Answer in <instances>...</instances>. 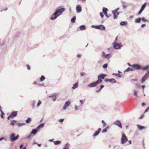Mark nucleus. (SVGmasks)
<instances>
[{"label":"nucleus","mask_w":149,"mask_h":149,"mask_svg":"<svg viewBox=\"0 0 149 149\" xmlns=\"http://www.w3.org/2000/svg\"><path fill=\"white\" fill-rule=\"evenodd\" d=\"M111 57L110 54H108L105 56V58L107 59H109Z\"/></svg>","instance_id":"obj_33"},{"label":"nucleus","mask_w":149,"mask_h":149,"mask_svg":"<svg viewBox=\"0 0 149 149\" xmlns=\"http://www.w3.org/2000/svg\"><path fill=\"white\" fill-rule=\"evenodd\" d=\"M112 45L113 48L116 49H120L121 47L123 46L121 43H118L116 42H114L112 43Z\"/></svg>","instance_id":"obj_2"},{"label":"nucleus","mask_w":149,"mask_h":149,"mask_svg":"<svg viewBox=\"0 0 149 149\" xmlns=\"http://www.w3.org/2000/svg\"><path fill=\"white\" fill-rule=\"evenodd\" d=\"M35 101H33L32 103V104L31 105H32V107L33 109H34L35 107Z\"/></svg>","instance_id":"obj_36"},{"label":"nucleus","mask_w":149,"mask_h":149,"mask_svg":"<svg viewBox=\"0 0 149 149\" xmlns=\"http://www.w3.org/2000/svg\"><path fill=\"white\" fill-rule=\"evenodd\" d=\"M127 24V21H122L120 22V24L121 26L126 25Z\"/></svg>","instance_id":"obj_24"},{"label":"nucleus","mask_w":149,"mask_h":149,"mask_svg":"<svg viewBox=\"0 0 149 149\" xmlns=\"http://www.w3.org/2000/svg\"><path fill=\"white\" fill-rule=\"evenodd\" d=\"M104 81L105 82L109 81L112 84H114L116 82V81L115 80V79L113 78L111 79H105L104 80Z\"/></svg>","instance_id":"obj_10"},{"label":"nucleus","mask_w":149,"mask_h":149,"mask_svg":"<svg viewBox=\"0 0 149 149\" xmlns=\"http://www.w3.org/2000/svg\"><path fill=\"white\" fill-rule=\"evenodd\" d=\"M10 125H15V123H14L13 122H12V121L11 122V123H10Z\"/></svg>","instance_id":"obj_58"},{"label":"nucleus","mask_w":149,"mask_h":149,"mask_svg":"<svg viewBox=\"0 0 149 149\" xmlns=\"http://www.w3.org/2000/svg\"><path fill=\"white\" fill-rule=\"evenodd\" d=\"M61 143V141H57L54 142V144L55 145H58L60 144Z\"/></svg>","instance_id":"obj_27"},{"label":"nucleus","mask_w":149,"mask_h":149,"mask_svg":"<svg viewBox=\"0 0 149 149\" xmlns=\"http://www.w3.org/2000/svg\"><path fill=\"white\" fill-rule=\"evenodd\" d=\"M92 28H95L96 29H99L101 30H105V26L101 24L99 25H92L91 26Z\"/></svg>","instance_id":"obj_5"},{"label":"nucleus","mask_w":149,"mask_h":149,"mask_svg":"<svg viewBox=\"0 0 149 149\" xmlns=\"http://www.w3.org/2000/svg\"><path fill=\"white\" fill-rule=\"evenodd\" d=\"M79 107L77 106V105H75V109L76 110H77L78 109V108Z\"/></svg>","instance_id":"obj_55"},{"label":"nucleus","mask_w":149,"mask_h":149,"mask_svg":"<svg viewBox=\"0 0 149 149\" xmlns=\"http://www.w3.org/2000/svg\"><path fill=\"white\" fill-rule=\"evenodd\" d=\"M141 66L138 64H135L132 65V68L137 70H139L141 68Z\"/></svg>","instance_id":"obj_9"},{"label":"nucleus","mask_w":149,"mask_h":149,"mask_svg":"<svg viewBox=\"0 0 149 149\" xmlns=\"http://www.w3.org/2000/svg\"><path fill=\"white\" fill-rule=\"evenodd\" d=\"M101 89H102L100 88L98 90H96V92L97 93L99 92L100 91Z\"/></svg>","instance_id":"obj_56"},{"label":"nucleus","mask_w":149,"mask_h":149,"mask_svg":"<svg viewBox=\"0 0 149 149\" xmlns=\"http://www.w3.org/2000/svg\"><path fill=\"white\" fill-rule=\"evenodd\" d=\"M107 64L105 63L103 65L102 67L103 68H105L107 67Z\"/></svg>","instance_id":"obj_41"},{"label":"nucleus","mask_w":149,"mask_h":149,"mask_svg":"<svg viewBox=\"0 0 149 149\" xmlns=\"http://www.w3.org/2000/svg\"><path fill=\"white\" fill-rule=\"evenodd\" d=\"M23 147V144H21L20 146V149H22V147Z\"/></svg>","instance_id":"obj_59"},{"label":"nucleus","mask_w":149,"mask_h":149,"mask_svg":"<svg viewBox=\"0 0 149 149\" xmlns=\"http://www.w3.org/2000/svg\"><path fill=\"white\" fill-rule=\"evenodd\" d=\"M64 120V119H61L59 120V121L60 123H62L63 122Z\"/></svg>","instance_id":"obj_52"},{"label":"nucleus","mask_w":149,"mask_h":149,"mask_svg":"<svg viewBox=\"0 0 149 149\" xmlns=\"http://www.w3.org/2000/svg\"><path fill=\"white\" fill-rule=\"evenodd\" d=\"M77 57L80 58L81 57V54H77Z\"/></svg>","instance_id":"obj_49"},{"label":"nucleus","mask_w":149,"mask_h":149,"mask_svg":"<svg viewBox=\"0 0 149 149\" xmlns=\"http://www.w3.org/2000/svg\"><path fill=\"white\" fill-rule=\"evenodd\" d=\"M149 68V65H147L145 67L142 68V69L143 70H147Z\"/></svg>","instance_id":"obj_28"},{"label":"nucleus","mask_w":149,"mask_h":149,"mask_svg":"<svg viewBox=\"0 0 149 149\" xmlns=\"http://www.w3.org/2000/svg\"><path fill=\"white\" fill-rule=\"evenodd\" d=\"M77 12L78 13H79L81 11V8L79 5H77L76 8Z\"/></svg>","instance_id":"obj_17"},{"label":"nucleus","mask_w":149,"mask_h":149,"mask_svg":"<svg viewBox=\"0 0 149 149\" xmlns=\"http://www.w3.org/2000/svg\"><path fill=\"white\" fill-rule=\"evenodd\" d=\"M149 77V71H148L142 77L141 80V82L142 83H143Z\"/></svg>","instance_id":"obj_7"},{"label":"nucleus","mask_w":149,"mask_h":149,"mask_svg":"<svg viewBox=\"0 0 149 149\" xmlns=\"http://www.w3.org/2000/svg\"><path fill=\"white\" fill-rule=\"evenodd\" d=\"M145 86H146L145 85H143V86H141V87H142V88H143V93L144 92V88H145Z\"/></svg>","instance_id":"obj_48"},{"label":"nucleus","mask_w":149,"mask_h":149,"mask_svg":"<svg viewBox=\"0 0 149 149\" xmlns=\"http://www.w3.org/2000/svg\"><path fill=\"white\" fill-rule=\"evenodd\" d=\"M135 84L136 86L139 88H141V86L139 84L137 83H134Z\"/></svg>","instance_id":"obj_35"},{"label":"nucleus","mask_w":149,"mask_h":149,"mask_svg":"<svg viewBox=\"0 0 149 149\" xmlns=\"http://www.w3.org/2000/svg\"><path fill=\"white\" fill-rule=\"evenodd\" d=\"M79 28L81 30H84L86 29V28L84 25H82L79 27Z\"/></svg>","instance_id":"obj_22"},{"label":"nucleus","mask_w":149,"mask_h":149,"mask_svg":"<svg viewBox=\"0 0 149 149\" xmlns=\"http://www.w3.org/2000/svg\"><path fill=\"white\" fill-rule=\"evenodd\" d=\"M112 13L113 15L114 19H116L117 18L118 15H119L120 13L118 12H116L114 10L112 11Z\"/></svg>","instance_id":"obj_11"},{"label":"nucleus","mask_w":149,"mask_h":149,"mask_svg":"<svg viewBox=\"0 0 149 149\" xmlns=\"http://www.w3.org/2000/svg\"><path fill=\"white\" fill-rule=\"evenodd\" d=\"M65 10L64 8H61L57 9L56 11L50 17L51 20H54L56 19L58 16L61 15Z\"/></svg>","instance_id":"obj_1"},{"label":"nucleus","mask_w":149,"mask_h":149,"mask_svg":"<svg viewBox=\"0 0 149 149\" xmlns=\"http://www.w3.org/2000/svg\"><path fill=\"white\" fill-rule=\"evenodd\" d=\"M138 80V79H133L132 80V82H133V81H137Z\"/></svg>","instance_id":"obj_53"},{"label":"nucleus","mask_w":149,"mask_h":149,"mask_svg":"<svg viewBox=\"0 0 149 149\" xmlns=\"http://www.w3.org/2000/svg\"><path fill=\"white\" fill-rule=\"evenodd\" d=\"M143 11V10H141L140 9V10L139 11L138 13V14L140 15L141 13Z\"/></svg>","instance_id":"obj_51"},{"label":"nucleus","mask_w":149,"mask_h":149,"mask_svg":"<svg viewBox=\"0 0 149 149\" xmlns=\"http://www.w3.org/2000/svg\"><path fill=\"white\" fill-rule=\"evenodd\" d=\"M76 17L75 16L73 17L71 19V22L72 23H74L75 22Z\"/></svg>","instance_id":"obj_31"},{"label":"nucleus","mask_w":149,"mask_h":149,"mask_svg":"<svg viewBox=\"0 0 149 149\" xmlns=\"http://www.w3.org/2000/svg\"><path fill=\"white\" fill-rule=\"evenodd\" d=\"M146 24H142L141 25V27L143 28L145 26H146Z\"/></svg>","instance_id":"obj_54"},{"label":"nucleus","mask_w":149,"mask_h":149,"mask_svg":"<svg viewBox=\"0 0 149 149\" xmlns=\"http://www.w3.org/2000/svg\"><path fill=\"white\" fill-rule=\"evenodd\" d=\"M70 104V102L69 101H67L66 102L63 106V109L64 110H65L67 107Z\"/></svg>","instance_id":"obj_16"},{"label":"nucleus","mask_w":149,"mask_h":149,"mask_svg":"<svg viewBox=\"0 0 149 149\" xmlns=\"http://www.w3.org/2000/svg\"><path fill=\"white\" fill-rule=\"evenodd\" d=\"M119 10V8H117L115 10H114L116 11V12H118V11Z\"/></svg>","instance_id":"obj_60"},{"label":"nucleus","mask_w":149,"mask_h":149,"mask_svg":"<svg viewBox=\"0 0 149 149\" xmlns=\"http://www.w3.org/2000/svg\"><path fill=\"white\" fill-rule=\"evenodd\" d=\"M70 144L68 143H67L65 145L63 149H69Z\"/></svg>","instance_id":"obj_25"},{"label":"nucleus","mask_w":149,"mask_h":149,"mask_svg":"<svg viewBox=\"0 0 149 149\" xmlns=\"http://www.w3.org/2000/svg\"><path fill=\"white\" fill-rule=\"evenodd\" d=\"M134 70V69L131 68L130 67H129L127 68V69H126L124 71V72H128V71H133Z\"/></svg>","instance_id":"obj_23"},{"label":"nucleus","mask_w":149,"mask_h":149,"mask_svg":"<svg viewBox=\"0 0 149 149\" xmlns=\"http://www.w3.org/2000/svg\"><path fill=\"white\" fill-rule=\"evenodd\" d=\"M107 131V128H105L102 131V133H103L104 132H106Z\"/></svg>","instance_id":"obj_43"},{"label":"nucleus","mask_w":149,"mask_h":149,"mask_svg":"<svg viewBox=\"0 0 149 149\" xmlns=\"http://www.w3.org/2000/svg\"><path fill=\"white\" fill-rule=\"evenodd\" d=\"M143 116H144V115H142L139 118L140 119H142L143 118Z\"/></svg>","instance_id":"obj_62"},{"label":"nucleus","mask_w":149,"mask_h":149,"mask_svg":"<svg viewBox=\"0 0 149 149\" xmlns=\"http://www.w3.org/2000/svg\"><path fill=\"white\" fill-rule=\"evenodd\" d=\"M141 19L143 22H146L147 21V20L144 17H142L141 18Z\"/></svg>","instance_id":"obj_40"},{"label":"nucleus","mask_w":149,"mask_h":149,"mask_svg":"<svg viewBox=\"0 0 149 149\" xmlns=\"http://www.w3.org/2000/svg\"><path fill=\"white\" fill-rule=\"evenodd\" d=\"M134 95L135 96H136L138 97L137 94V92L136 90H134Z\"/></svg>","instance_id":"obj_42"},{"label":"nucleus","mask_w":149,"mask_h":149,"mask_svg":"<svg viewBox=\"0 0 149 149\" xmlns=\"http://www.w3.org/2000/svg\"><path fill=\"white\" fill-rule=\"evenodd\" d=\"M121 143L123 144L128 141V139L127 137L124 134H123L121 138Z\"/></svg>","instance_id":"obj_6"},{"label":"nucleus","mask_w":149,"mask_h":149,"mask_svg":"<svg viewBox=\"0 0 149 149\" xmlns=\"http://www.w3.org/2000/svg\"><path fill=\"white\" fill-rule=\"evenodd\" d=\"M38 131V130L37 128L33 129L31 131V134L35 135Z\"/></svg>","instance_id":"obj_20"},{"label":"nucleus","mask_w":149,"mask_h":149,"mask_svg":"<svg viewBox=\"0 0 149 149\" xmlns=\"http://www.w3.org/2000/svg\"><path fill=\"white\" fill-rule=\"evenodd\" d=\"M100 80H97L96 81L93 82L88 84V86L89 88H92L95 87L97 85L100 83Z\"/></svg>","instance_id":"obj_4"},{"label":"nucleus","mask_w":149,"mask_h":149,"mask_svg":"<svg viewBox=\"0 0 149 149\" xmlns=\"http://www.w3.org/2000/svg\"><path fill=\"white\" fill-rule=\"evenodd\" d=\"M101 130V129L100 128H99V129H98L97 130L95 131V132L93 134V136L94 137H95L97 136L98 135L100 132Z\"/></svg>","instance_id":"obj_13"},{"label":"nucleus","mask_w":149,"mask_h":149,"mask_svg":"<svg viewBox=\"0 0 149 149\" xmlns=\"http://www.w3.org/2000/svg\"><path fill=\"white\" fill-rule=\"evenodd\" d=\"M0 111L1 112V116L2 118H4L3 115H4L5 114L2 111Z\"/></svg>","instance_id":"obj_39"},{"label":"nucleus","mask_w":149,"mask_h":149,"mask_svg":"<svg viewBox=\"0 0 149 149\" xmlns=\"http://www.w3.org/2000/svg\"><path fill=\"white\" fill-rule=\"evenodd\" d=\"M41 102L40 100H39L38 101V102L37 103V107H38L41 104Z\"/></svg>","instance_id":"obj_37"},{"label":"nucleus","mask_w":149,"mask_h":149,"mask_svg":"<svg viewBox=\"0 0 149 149\" xmlns=\"http://www.w3.org/2000/svg\"><path fill=\"white\" fill-rule=\"evenodd\" d=\"M17 111H13L12 112L10 115L11 116V118H13L16 116L17 114Z\"/></svg>","instance_id":"obj_14"},{"label":"nucleus","mask_w":149,"mask_h":149,"mask_svg":"<svg viewBox=\"0 0 149 149\" xmlns=\"http://www.w3.org/2000/svg\"><path fill=\"white\" fill-rule=\"evenodd\" d=\"M114 124L119 126L120 128H122V124L119 120H116Z\"/></svg>","instance_id":"obj_15"},{"label":"nucleus","mask_w":149,"mask_h":149,"mask_svg":"<svg viewBox=\"0 0 149 149\" xmlns=\"http://www.w3.org/2000/svg\"><path fill=\"white\" fill-rule=\"evenodd\" d=\"M44 126V124L43 123H41L36 128L38 130L41 128H43Z\"/></svg>","instance_id":"obj_21"},{"label":"nucleus","mask_w":149,"mask_h":149,"mask_svg":"<svg viewBox=\"0 0 149 149\" xmlns=\"http://www.w3.org/2000/svg\"><path fill=\"white\" fill-rule=\"evenodd\" d=\"M15 134L14 133H12L10 135V139L11 142H13L17 139L19 137V135H17L16 136Z\"/></svg>","instance_id":"obj_3"},{"label":"nucleus","mask_w":149,"mask_h":149,"mask_svg":"<svg viewBox=\"0 0 149 149\" xmlns=\"http://www.w3.org/2000/svg\"><path fill=\"white\" fill-rule=\"evenodd\" d=\"M107 76V75L105 74H101L98 76V79L97 80H99V79L101 81H100V83L102 81V80L101 79H104L105 77Z\"/></svg>","instance_id":"obj_8"},{"label":"nucleus","mask_w":149,"mask_h":149,"mask_svg":"<svg viewBox=\"0 0 149 149\" xmlns=\"http://www.w3.org/2000/svg\"><path fill=\"white\" fill-rule=\"evenodd\" d=\"M117 76L120 78L121 77V76L120 74H117Z\"/></svg>","instance_id":"obj_63"},{"label":"nucleus","mask_w":149,"mask_h":149,"mask_svg":"<svg viewBox=\"0 0 149 149\" xmlns=\"http://www.w3.org/2000/svg\"><path fill=\"white\" fill-rule=\"evenodd\" d=\"M104 85H101L100 86V88L101 89H102L104 87Z\"/></svg>","instance_id":"obj_61"},{"label":"nucleus","mask_w":149,"mask_h":149,"mask_svg":"<svg viewBox=\"0 0 149 149\" xmlns=\"http://www.w3.org/2000/svg\"><path fill=\"white\" fill-rule=\"evenodd\" d=\"M149 109V107L145 111L144 113L147 112Z\"/></svg>","instance_id":"obj_57"},{"label":"nucleus","mask_w":149,"mask_h":149,"mask_svg":"<svg viewBox=\"0 0 149 149\" xmlns=\"http://www.w3.org/2000/svg\"><path fill=\"white\" fill-rule=\"evenodd\" d=\"M137 127L138 129L141 130H142L143 129H146V127L144 126H142L140 125H137Z\"/></svg>","instance_id":"obj_18"},{"label":"nucleus","mask_w":149,"mask_h":149,"mask_svg":"<svg viewBox=\"0 0 149 149\" xmlns=\"http://www.w3.org/2000/svg\"><path fill=\"white\" fill-rule=\"evenodd\" d=\"M108 10V9L104 7L102 9V11L106 16L107 17H109V16L107 14V11Z\"/></svg>","instance_id":"obj_12"},{"label":"nucleus","mask_w":149,"mask_h":149,"mask_svg":"<svg viewBox=\"0 0 149 149\" xmlns=\"http://www.w3.org/2000/svg\"><path fill=\"white\" fill-rule=\"evenodd\" d=\"M102 124H103V127H104L106 126V124L103 120H102Z\"/></svg>","instance_id":"obj_38"},{"label":"nucleus","mask_w":149,"mask_h":149,"mask_svg":"<svg viewBox=\"0 0 149 149\" xmlns=\"http://www.w3.org/2000/svg\"><path fill=\"white\" fill-rule=\"evenodd\" d=\"M45 79V77L43 75H42L41 76V77L40 78V80L41 81H43Z\"/></svg>","instance_id":"obj_34"},{"label":"nucleus","mask_w":149,"mask_h":149,"mask_svg":"<svg viewBox=\"0 0 149 149\" xmlns=\"http://www.w3.org/2000/svg\"><path fill=\"white\" fill-rule=\"evenodd\" d=\"M100 15L102 18L104 16L103 13L102 12L100 13Z\"/></svg>","instance_id":"obj_50"},{"label":"nucleus","mask_w":149,"mask_h":149,"mask_svg":"<svg viewBox=\"0 0 149 149\" xmlns=\"http://www.w3.org/2000/svg\"><path fill=\"white\" fill-rule=\"evenodd\" d=\"M26 66H27V68L28 70H30V69H31L29 65L27 64L26 65Z\"/></svg>","instance_id":"obj_46"},{"label":"nucleus","mask_w":149,"mask_h":149,"mask_svg":"<svg viewBox=\"0 0 149 149\" xmlns=\"http://www.w3.org/2000/svg\"><path fill=\"white\" fill-rule=\"evenodd\" d=\"M78 83L77 82L73 85V86L72 87V88L73 89H75L78 87Z\"/></svg>","instance_id":"obj_19"},{"label":"nucleus","mask_w":149,"mask_h":149,"mask_svg":"<svg viewBox=\"0 0 149 149\" xmlns=\"http://www.w3.org/2000/svg\"><path fill=\"white\" fill-rule=\"evenodd\" d=\"M141 20V18L139 17L138 18L136 19L135 20V22L136 23H139L140 22Z\"/></svg>","instance_id":"obj_29"},{"label":"nucleus","mask_w":149,"mask_h":149,"mask_svg":"<svg viewBox=\"0 0 149 149\" xmlns=\"http://www.w3.org/2000/svg\"><path fill=\"white\" fill-rule=\"evenodd\" d=\"M31 120V118H28L26 120V122L27 123H29Z\"/></svg>","instance_id":"obj_30"},{"label":"nucleus","mask_w":149,"mask_h":149,"mask_svg":"<svg viewBox=\"0 0 149 149\" xmlns=\"http://www.w3.org/2000/svg\"><path fill=\"white\" fill-rule=\"evenodd\" d=\"M31 136V134H29L27 137L26 138L28 139H29L30 138V137Z\"/></svg>","instance_id":"obj_64"},{"label":"nucleus","mask_w":149,"mask_h":149,"mask_svg":"<svg viewBox=\"0 0 149 149\" xmlns=\"http://www.w3.org/2000/svg\"><path fill=\"white\" fill-rule=\"evenodd\" d=\"M26 125V123H17V125L18 127H21L23 125Z\"/></svg>","instance_id":"obj_32"},{"label":"nucleus","mask_w":149,"mask_h":149,"mask_svg":"<svg viewBox=\"0 0 149 149\" xmlns=\"http://www.w3.org/2000/svg\"><path fill=\"white\" fill-rule=\"evenodd\" d=\"M52 100L53 101L55 102L56 100V97L54 95V97H53L52 98Z\"/></svg>","instance_id":"obj_45"},{"label":"nucleus","mask_w":149,"mask_h":149,"mask_svg":"<svg viewBox=\"0 0 149 149\" xmlns=\"http://www.w3.org/2000/svg\"><path fill=\"white\" fill-rule=\"evenodd\" d=\"M146 4L147 3L146 2L145 3H144L142 5L140 9L143 11V10L146 7Z\"/></svg>","instance_id":"obj_26"},{"label":"nucleus","mask_w":149,"mask_h":149,"mask_svg":"<svg viewBox=\"0 0 149 149\" xmlns=\"http://www.w3.org/2000/svg\"><path fill=\"white\" fill-rule=\"evenodd\" d=\"M3 140H4L6 141H7V140L4 137H3L0 138V141Z\"/></svg>","instance_id":"obj_44"},{"label":"nucleus","mask_w":149,"mask_h":149,"mask_svg":"<svg viewBox=\"0 0 149 149\" xmlns=\"http://www.w3.org/2000/svg\"><path fill=\"white\" fill-rule=\"evenodd\" d=\"M102 57H103L104 56H105V54L104 52H102Z\"/></svg>","instance_id":"obj_47"}]
</instances>
